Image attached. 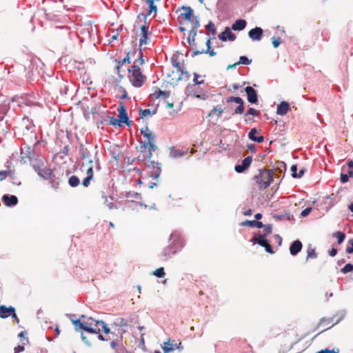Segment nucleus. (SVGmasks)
I'll return each instance as SVG.
<instances>
[{"label":"nucleus","instance_id":"nucleus-1","mask_svg":"<svg viewBox=\"0 0 353 353\" xmlns=\"http://www.w3.org/2000/svg\"><path fill=\"white\" fill-rule=\"evenodd\" d=\"M274 172L272 170L261 169L254 175V180L260 190L268 188L274 180Z\"/></svg>","mask_w":353,"mask_h":353},{"label":"nucleus","instance_id":"nucleus-2","mask_svg":"<svg viewBox=\"0 0 353 353\" xmlns=\"http://www.w3.org/2000/svg\"><path fill=\"white\" fill-rule=\"evenodd\" d=\"M129 72L128 78L132 85L137 88L141 87L146 81L144 75L138 65H133L128 69Z\"/></svg>","mask_w":353,"mask_h":353},{"label":"nucleus","instance_id":"nucleus-3","mask_svg":"<svg viewBox=\"0 0 353 353\" xmlns=\"http://www.w3.org/2000/svg\"><path fill=\"white\" fill-rule=\"evenodd\" d=\"M170 244L164 248L162 255L165 257H170L176 253L183 246V243L181 238L176 234L170 235Z\"/></svg>","mask_w":353,"mask_h":353},{"label":"nucleus","instance_id":"nucleus-4","mask_svg":"<svg viewBox=\"0 0 353 353\" xmlns=\"http://www.w3.org/2000/svg\"><path fill=\"white\" fill-rule=\"evenodd\" d=\"M182 12L179 16V30L181 32H185L188 28V25L193 19V10L190 7L183 6Z\"/></svg>","mask_w":353,"mask_h":353},{"label":"nucleus","instance_id":"nucleus-5","mask_svg":"<svg viewBox=\"0 0 353 353\" xmlns=\"http://www.w3.org/2000/svg\"><path fill=\"white\" fill-rule=\"evenodd\" d=\"M125 332L121 327L115 326L114 331L112 332V336H110L108 339L112 340L110 345L113 349L116 350L117 347L122 345L123 334Z\"/></svg>","mask_w":353,"mask_h":353},{"label":"nucleus","instance_id":"nucleus-6","mask_svg":"<svg viewBox=\"0 0 353 353\" xmlns=\"http://www.w3.org/2000/svg\"><path fill=\"white\" fill-rule=\"evenodd\" d=\"M141 134L145 138L143 141L148 145V148L150 151H154L157 149L154 140V134L150 131L148 127L141 129Z\"/></svg>","mask_w":353,"mask_h":353},{"label":"nucleus","instance_id":"nucleus-7","mask_svg":"<svg viewBox=\"0 0 353 353\" xmlns=\"http://www.w3.org/2000/svg\"><path fill=\"white\" fill-rule=\"evenodd\" d=\"M148 145L143 141H140V145L137 148V152H139V155L137 156V159L141 161H145L152 158V152L150 151L148 148V152H147V148Z\"/></svg>","mask_w":353,"mask_h":353},{"label":"nucleus","instance_id":"nucleus-8","mask_svg":"<svg viewBox=\"0 0 353 353\" xmlns=\"http://www.w3.org/2000/svg\"><path fill=\"white\" fill-rule=\"evenodd\" d=\"M191 24L190 29L189 31V35L188 37V41L189 44L193 45L195 41V37L196 35V30L200 26V23L196 17H193V19L189 23Z\"/></svg>","mask_w":353,"mask_h":353},{"label":"nucleus","instance_id":"nucleus-9","mask_svg":"<svg viewBox=\"0 0 353 353\" xmlns=\"http://www.w3.org/2000/svg\"><path fill=\"white\" fill-rule=\"evenodd\" d=\"M43 163L41 165H34V169L37 172L38 174L46 179H48L52 176V170L48 167H43Z\"/></svg>","mask_w":353,"mask_h":353},{"label":"nucleus","instance_id":"nucleus-10","mask_svg":"<svg viewBox=\"0 0 353 353\" xmlns=\"http://www.w3.org/2000/svg\"><path fill=\"white\" fill-rule=\"evenodd\" d=\"M251 241L253 243H258L261 246L264 247L265 249V251L270 254H273L274 251L272 248V246L270 245V243L268 242L266 239L263 238V236L261 234H259L258 237L254 236L252 239Z\"/></svg>","mask_w":353,"mask_h":353},{"label":"nucleus","instance_id":"nucleus-11","mask_svg":"<svg viewBox=\"0 0 353 353\" xmlns=\"http://www.w3.org/2000/svg\"><path fill=\"white\" fill-rule=\"evenodd\" d=\"M235 102L239 105L234 110V114H241L244 112V102L239 97H230L228 98L227 103Z\"/></svg>","mask_w":353,"mask_h":353},{"label":"nucleus","instance_id":"nucleus-12","mask_svg":"<svg viewBox=\"0 0 353 353\" xmlns=\"http://www.w3.org/2000/svg\"><path fill=\"white\" fill-rule=\"evenodd\" d=\"M119 117L122 123L129 125V119L123 102H120L118 106Z\"/></svg>","mask_w":353,"mask_h":353},{"label":"nucleus","instance_id":"nucleus-13","mask_svg":"<svg viewBox=\"0 0 353 353\" xmlns=\"http://www.w3.org/2000/svg\"><path fill=\"white\" fill-rule=\"evenodd\" d=\"M252 161V157H247L245 158L241 165H236L234 167V170L238 173H241L247 170L250 166Z\"/></svg>","mask_w":353,"mask_h":353},{"label":"nucleus","instance_id":"nucleus-14","mask_svg":"<svg viewBox=\"0 0 353 353\" xmlns=\"http://www.w3.org/2000/svg\"><path fill=\"white\" fill-rule=\"evenodd\" d=\"M247 94L248 101L251 103H256L258 102V97L256 90L251 86H247L245 88Z\"/></svg>","mask_w":353,"mask_h":353},{"label":"nucleus","instance_id":"nucleus-15","mask_svg":"<svg viewBox=\"0 0 353 353\" xmlns=\"http://www.w3.org/2000/svg\"><path fill=\"white\" fill-rule=\"evenodd\" d=\"M95 321L93 319L90 318L87 322H85V331L89 333H99L100 328L95 325Z\"/></svg>","mask_w":353,"mask_h":353},{"label":"nucleus","instance_id":"nucleus-16","mask_svg":"<svg viewBox=\"0 0 353 353\" xmlns=\"http://www.w3.org/2000/svg\"><path fill=\"white\" fill-rule=\"evenodd\" d=\"M218 37L223 41H225L227 39L232 41L236 39L235 34L231 32L230 28L228 27L225 28V30L219 34Z\"/></svg>","mask_w":353,"mask_h":353},{"label":"nucleus","instance_id":"nucleus-17","mask_svg":"<svg viewBox=\"0 0 353 353\" xmlns=\"http://www.w3.org/2000/svg\"><path fill=\"white\" fill-rule=\"evenodd\" d=\"M80 152L82 157V159L83 161H85V163H83L82 167H84L86 164H92L93 163V160L92 159L91 154H90V152L86 148H84L83 146H81L80 148Z\"/></svg>","mask_w":353,"mask_h":353},{"label":"nucleus","instance_id":"nucleus-18","mask_svg":"<svg viewBox=\"0 0 353 353\" xmlns=\"http://www.w3.org/2000/svg\"><path fill=\"white\" fill-rule=\"evenodd\" d=\"M35 152L30 147L26 146L24 148L21 150V159L23 160L25 158H28L30 161H32L34 159Z\"/></svg>","mask_w":353,"mask_h":353},{"label":"nucleus","instance_id":"nucleus-19","mask_svg":"<svg viewBox=\"0 0 353 353\" xmlns=\"http://www.w3.org/2000/svg\"><path fill=\"white\" fill-rule=\"evenodd\" d=\"M88 168L86 169V174L87 176L83 180L82 185L84 187H88L90 184V181L93 178V165L92 164H88Z\"/></svg>","mask_w":353,"mask_h":353},{"label":"nucleus","instance_id":"nucleus-20","mask_svg":"<svg viewBox=\"0 0 353 353\" xmlns=\"http://www.w3.org/2000/svg\"><path fill=\"white\" fill-rule=\"evenodd\" d=\"M162 349L164 353H169L176 349H179V346L174 341L171 342L170 339H168L166 342H164L163 345H162Z\"/></svg>","mask_w":353,"mask_h":353},{"label":"nucleus","instance_id":"nucleus-21","mask_svg":"<svg viewBox=\"0 0 353 353\" xmlns=\"http://www.w3.org/2000/svg\"><path fill=\"white\" fill-rule=\"evenodd\" d=\"M141 35L139 39V46L141 47L143 45L147 44V41L148 39V27L143 25L141 26Z\"/></svg>","mask_w":353,"mask_h":353},{"label":"nucleus","instance_id":"nucleus-22","mask_svg":"<svg viewBox=\"0 0 353 353\" xmlns=\"http://www.w3.org/2000/svg\"><path fill=\"white\" fill-rule=\"evenodd\" d=\"M263 32L262 28L256 27L249 31L248 36L253 40L259 41L261 39Z\"/></svg>","mask_w":353,"mask_h":353},{"label":"nucleus","instance_id":"nucleus-23","mask_svg":"<svg viewBox=\"0 0 353 353\" xmlns=\"http://www.w3.org/2000/svg\"><path fill=\"white\" fill-rule=\"evenodd\" d=\"M2 201L3 203L7 206H13L17 204L18 203V199L14 195H3L2 197Z\"/></svg>","mask_w":353,"mask_h":353},{"label":"nucleus","instance_id":"nucleus-24","mask_svg":"<svg viewBox=\"0 0 353 353\" xmlns=\"http://www.w3.org/2000/svg\"><path fill=\"white\" fill-rule=\"evenodd\" d=\"M303 245L299 240L294 241L290 247V252L292 255H296L302 249Z\"/></svg>","mask_w":353,"mask_h":353},{"label":"nucleus","instance_id":"nucleus-25","mask_svg":"<svg viewBox=\"0 0 353 353\" xmlns=\"http://www.w3.org/2000/svg\"><path fill=\"white\" fill-rule=\"evenodd\" d=\"M206 46H207L206 49H202L201 51L196 50L193 52L192 55L196 56V55L203 54V53H208L210 54V56H211V57L216 55V52H214V50H210V39H207Z\"/></svg>","mask_w":353,"mask_h":353},{"label":"nucleus","instance_id":"nucleus-26","mask_svg":"<svg viewBox=\"0 0 353 353\" xmlns=\"http://www.w3.org/2000/svg\"><path fill=\"white\" fill-rule=\"evenodd\" d=\"M14 310V307L12 306L6 307L5 305H0V317L2 319L7 318L11 316Z\"/></svg>","mask_w":353,"mask_h":353},{"label":"nucleus","instance_id":"nucleus-27","mask_svg":"<svg viewBox=\"0 0 353 353\" xmlns=\"http://www.w3.org/2000/svg\"><path fill=\"white\" fill-rule=\"evenodd\" d=\"M290 110V105L286 101H282L277 105L276 113L279 115H285Z\"/></svg>","mask_w":353,"mask_h":353},{"label":"nucleus","instance_id":"nucleus-28","mask_svg":"<svg viewBox=\"0 0 353 353\" xmlns=\"http://www.w3.org/2000/svg\"><path fill=\"white\" fill-rule=\"evenodd\" d=\"M334 323H333V319H322L319 323V327L323 328V331L326 330L329 328H331Z\"/></svg>","mask_w":353,"mask_h":353},{"label":"nucleus","instance_id":"nucleus-29","mask_svg":"<svg viewBox=\"0 0 353 353\" xmlns=\"http://www.w3.org/2000/svg\"><path fill=\"white\" fill-rule=\"evenodd\" d=\"M258 131L256 128H252L248 133V137L253 141L257 143H262L264 141V137L263 136H256Z\"/></svg>","mask_w":353,"mask_h":353},{"label":"nucleus","instance_id":"nucleus-30","mask_svg":"<svg viewBox=\"0 0 353 353\" xmlns=\"http://www.w3.org/2000/svg\"><path fill=\"white\" fill-rule=\"evenodd\" d=\"M246 21L244 19H237L232 25V29L234 31L243 30L246 26Z\"/></svg>","mask_w":353,"mask_h":353},{"label":"nucleus","instance_id":"nucleus-31","mask_svg":"<svg viewBox=\"0 0 353 353\" xmlns=\"http://www.w3.org/2000/svg\"><path fill=\"white\" fill-rule=\"evenodd\" d=\"M76 331L85 330V323L81 322V320L77 319L72 321Z\"/></svg>","mask_w":353,"mask_h":353},{"label":"nucleus","instance_id":"nucleus-32","mask_svg":"<svg viewBox=\"0 0 353 353\" xmlns=\"http://www.w3.org/2000/svg\"><path fill=\"white\" fill-rule=\"evenodd\" d=\"M102 325V327H103V331H104V332H105V334H111V335L112 336V332L114 331V329L115 328V327H112V330H111L110 328H108V327L107 325H106L103 321H97V322L95 323V325H96V326H97V325Z\"/></svg>","mask_w":353,"mask_h":353},{"label":"nucleus","instance_id":"nucleus-33","mask_svg":"<svg viewBox=\"0 0 353 353\" xmlns=\"http://www.w3.org/2000/svg\"><path fill=\"white\" fill-rule=\"evenodd\" d=\"M68 183L71 187H77L79 185L80 181L77 176L72 175L69 178Z\"/></svg>","mask_w":353,"mask_h":353},{"label":"nucleus","instance_id":"nucleus-34","mask_svg":"<svg viewBox=\"0 0 353 353\" xmlns=\"http://www.w3.org/2000/svg\"><path fill=\"white\" fill-rule=\"evenodd\" d=\"M333 236L337 239V241L339 244H341L345 238V233L342 232H336L333 234Z\"/></svg>","mask_w":353,"mask_h":353},{"label":"nucleus","instance_id":"nucleus-35","mask_svg":"<svg viewBox=\"0 0 353 353\" xmlns=\"http://www.w3.org/2000/svg\"><path fill=\"white\" fill-rule=\"evenodd\" d=\"M317 257V254L314 248H310L307 252L306 260L310 259H316Z\"/></svg>","mask_w":353,"mask_h":353},{"label":"nucleus","instance_id":"nucleus-36","mask_svg":"<svg viewBox=\"0 0 353 353\" xmlns=\"http://www.w3.org/2000/svg\"><path fill=\"white\" fill-rule=\"evenodd\" d=\"M153 275H154L157 278H163V277H164L165 275V271H164V268H157L156 270H154L153 272Z\"/></svg>","mask_w":353,"mask_h":353},{"label":"nucleus","instance_id":"nucleus-37","mask_svg":"<svg viewBox=\"0 0 353 353\" xmlns=\"http://www.w3.org/2000/svg\"><path fill=\"white\" fill-rule=\"evenodd\" d=\"M108 119H109V124L110 125H112L114 126H116V125L121 126L122 123L121 122V121L119 119H117L114 117H108Z\"/></svg>","mask_w":353,"mask_h":353},{"label":"nucleus","instance_id":"nucleus-38","mask_svg":"<svg viewBox=\"0 0 353 353\" xmlns=\"http://www.w3.org/2000/svg\"><path fill=\"white\" fill-rule=\"evenodd\" d=\"M252 63V59H249L247 57L241 56L239 58V61L237 62V64H243V65H249Z\"/></svg>","mask_w":353,"mask_h":353},{"label":"nucleus","instance_id":"nucleus-39","mask_svg":"<svg viewBox=\"0 0 353 353\" xmlns=\"http://www.w3.org/2000/svg\"><path fill=\"white\" fill-rule=\"evenodd\" d=\"M223 112V110L222 108H217L216 107H214L212 108V110L210 111V112L209 113L208 116H212V114H216L217 115V117H219L222 114Z\"/></svg>","mask_w":353,"mask_h":353},{"label":"nucleus","instance_id":"nucleus-40","mask_svg":"<svg viewBox=\"0 0 353 353\" xmlns=\"http://www.w3.org/2000/svg\"><path fill=\"white\" fill-rule=\"evenodd\" d=\"M353 271V265L351 263L346 264L342 269L341 272L343 274H346L347 272Z\"/></svg>","mask_w":353,"mask_h":353},{"label":"nucleus","instance_id":"nucleus-41","mask_svg":"<svg viewBox=\"0 0 353 353\" xmlns=\"http://www.w3.org/2000/svg\"><path fill=\"white\" fill-rule=\"evenodd\" d=\"M259 114V111H258L257 110H256L255 108H250L248 111L247 112L245 113V116H248V115H252V116H254V117H256Z\"/></svg>","mask_w":353,"mask_h":353},{"label":"nucleus","instance_id":"nucleus-42","mask_svg":"<svg viewBox=\"0 0 353 353\" xmlns=\"http://www.w3.org/2000/svg\"><path fill=\"white\" fill-rule=\"evenodd\" d=\"M140 112L141 118H144L148 115H152L154 114V112H152L150 109L140 110Z\"/></svg>","mask_w":353,"mask_h":353},{"label":"nucleus","instance_id":"nucleus-43","mask_svg":"<svg viewBox=\"0 0 353 353\" xmlns=\"http://www.w3.org/2000/svg\"><path fill=\"white\" fill-rule=\"evenodd\" d=\"M272 40V45L275 48H278L281 43V39L280 37H273Z\"/></svg>","mask_w":353,"mask_h":353},{"label":"nucleus","instance_id":"nucleus-44","mask_svg":"<svg viewBox=\"0 0 353 353\" xmlns=\"http://www.w3.org/2000/svg\"><path fill=\"white\" fill-rule=\"evenodd\" d=\"M12 173L11 170L0 171V180L2 181Z\"/></svg>","mask_w":353,"mask_h":353},{"label":"nucleus","instance_id":"nucleus-45","mask_svg":"<svg viewBox=\"0 0 353 353\" xmlns=\"http://www.w3.org/2000/svg\"><path fill=\"white\" fill-rule=\"evenodd\" d=\"M205 28L209 31H210L212 33V34H215V32H216L215 26H214V24L212 21H210Z\"/></svg>","mask_w":353,"mask_h":353},{"label":"nucleus","instance_id":"nucleus-46","mask_svg":"<svg viewBox=\"0 0 353 353\" xmlns=\"http://www.w3.org/2000/svg\"><path fill=\"white\" fill-rule=\"evenodd\" d=\"M339 349H336V350H329V349H324V350H321L316 353H339Z\"/></svg>","mask_w":353,"mask_h":353},{"label":"nucleus","instance_id":"nucleus-47","mask_svg":"<svg viewBox=\"0 0 353 353\" xmlns=\"http://www.w3.org/2000/svg\"><path fill=\"white\" fill-rule=\"evenodd\" d=\"M263 231L264 236L268 235L272 232V226L270 225H264Z\"/></svg>","mask_w":353,"mask_h":353},{"label":"nucleus","instance_id":"nucleus-48","mask_svg":"<svg viewBox=\"0 0 353 353\" xmlns=\"http://www.w3.org/2000/svg\"><path fill=\"white\" fill-rule=\"evenodd\" d=\"M27 343H23L22 345H19L16 347H14V353H19L21 352H23L24 350V345Z\"/></svg>","mask_w":353,"mask_h":353},{"label":"nucleus","instance_id":"nucleus-49","mask_svg":"<svg viewBox=\"0 0 353 353\" xmlns=\"http://www.w3.org/2000/svg\"><path fill=\"white\" fill-rule=\"evenodd\" d=\"M159 96H161V97L163 99L168 98L170 96V92L159 90Z\"/></svg>","mask_w":353,"mask_h":353},{"label":"nucleus","instance_id":"nucleus-50","mask_svg":"<svg viewBox=\"0 0 353 353\" xmlns=\"http://www.w3.org/2000/svg\"><path fill=\"white\" fill-rule=\"evenodd\" d=\"M296 170H297V167L296 165H293L292 167H291V171H292V177L294 178H297V172H296Z\"/></svg>","mask_w":353,"mask_h":353},{"label":"nucleus","instance_id":"nucleus-51","mask_svg":"<svg viewBox=\"0 0 353 353\" xmlns=\"http://www.w3.org/2000/svg\"><path fill=\"white\" fill-rule=\"evenodd\" d=\"M241 225H243V226L248 225V226H250V227H254V221L246 220L244 222H243L241 223Z\"/></svg>","mask_w":353,"mask_h":353},{"label":"nucleus","instance_id":"nucleus-52","mask_svg":"<svg viewBox=\"0 0 353 353\" xmlns=\"http://www.w3.org/2000/svg\"><path fill=\"white\" fill-rule=\"evenodd\" d=\"M311 210H312L311 208H306L305 210H303L301 212L302 216L305 217V216H307L310 213Z\"/></svg>","mask_w":353,"mask_h":353},{"label":"nucleus","instance_id":"nucleus-53","mask_svg":"<svg viewBox=\"0 0 353 353\" xmlns=\"http://www.w3.org/2000/svg\"><path fill=\"white\" fill-rule=\"evenodd\" d=\"M26 334H27V333L26 332H21L19 334V336L21 338H23L26 341V342H25L26 343H28L29 341H28V339L26 337Z\"/></svg>","mask_w":353,"mask_h":353},{"label":"nucleus","instance_id":"nucleus-54","mask_svg":"<svg viewBox=\"0 0 353 353\" xmlns=\"http://www.w3.org/2000/svg\"><path fill=\"white\" fill-rule=\"evenodd\" d=\"M348 176L346 174H341V181L343 183H345L348 181Z\"/></svg>","mask_w":353,"mask_h":353},{"label":"nucleus","instance_id":"nucleus-55","mask_svg":"<svg viewBox=\"0 0 353 353\" xmlns=\"http://www.w3.org/2000/svg\"><path fill=\"white\" fill-rule=\"evenodd\" d=\"M120 61L121 62V65L125 63H130V57H129V53H128L126 57L122 61Z\"/></svg>","mask_w":353,"mask_h":353},{"label":"nucleus","instance_id":"nucleus-56","mask_svg":"<svg viewBox=\"0 0 353 353\" xmlns=\"http://www.w3.org/2000/svg\"><path fill=\"white\" fill-rule=\"evenodd\" d=\"M121 61H117V67H116V69H117V72H118V74H119V77H120V79H121L122 78H123V75H122V74H120V68H121Z\"/></svg>","mask_w":353,"mask_h":353},{"label":"nucleus","instance_id":"nucleus-57","mask_svg":"<svg viewBox=\"0 0 353 353\" xmlns=\"http://www.w3.org/2000/svg\"><path fill=\"white\" fill-rule=\"evenodd\" d=\"M138 63H139L140 65H143L144 64L145 61H144V59H143V54H142V52L140 51V56L137 59L136 61Z\"/></svg>","mask_w":353,"mask_h":353},{"label":"nucleus","instance_id":"nucleus-58","mask_svg":"<svg viewBox=\"0 0 353 353\" xmlns=\"http://www.w3.org/2000/svg\"><path fill=\"white\" fill-rule=\"evenodd\" d=\"M199 75L196 74H194V82L195 83V84H202L203 83V80H201V81H199Z\"/></svg>","mask_w":353,"mask_h":353},{"label":"nucleus","instance_id":"nucleus-59","mask_svg":"<svg viewBox=\"0 0 353 353\" xmlns=\"http://www.w3.org/2000/svg\"><path fill=\"white\" fill-rule=\"evenodd\" d=\"M119 90H121L122 92L121 99L126 98L127 97L126 90L122 86H119Z\"/></svg>","mask_w":353,"mask_h":353},{"label":"nucleus","instance_id":"nucleus-60","mask_svg":"<svg viewBox=\"0 0 353 353\" xmlns=\"http://www.w3.org/2000/svg\"><path fill=\"white\" fill-rule=\"evenodd\" d=\"M254 227L263 228L264 227V224L261 221H254Z\"/></svg>","mask_w":353,"mask_h":353},{"label":"nucleus","instance_id":"nucleus-61","mask_svg":"<svg viewBox=\"0 0 353 353\" xmlns=\"http://www.w3.org/2000/svg\"><path fill=\"white\" fill-rule=\"evenodd\" d=\"M337 253V250L336 248H332L330 251H329V254L331 256H334Z\"/></svg>","mask_w":353,"mask_h":353},{"label":"nucleus","instance_id":"nucleus-62","mask_svg":"<svg viewBox=\"0 0 353 353\" xmlns=\"http://www.w3.org/2000/svg\"><path fill=\"white\" fill-rule=\"evenodd\" d=\"M11 316L14 319V321L17 323H19V319L15 313V310H14V312L12 313Z\"/></svg>","mask_w":353,"mask_h":353},{"label":"nucleus","instance_id":"nucleus-63","mask_svg":"<svg viewBox=\"0 0 353 353\" xmlns=\"http://www.w3.org/2000/svg\"><path fill=\"white\" fill-rule=\"evenodd\" d=\"M152 97L155 99H158V98H160L161 96H159V90L154 91L153 93H152Z\"/></svg>","mask_w":353,"mask_h":353},{"label":"nucleus","instance_id":"nucleus-64","mask_svg":"<svg viewBox=\"0 0 353 353\" xmlns=\"http://www.w3.org/2000/svg\"><path fill=\"white\" fill-rule=\"evenodd\" d=\"M346 252L348 254L353 253V247L352 246V247L347 248Z\"/></svg>","mask_w":353,"mask_h":353}]
</instances>
